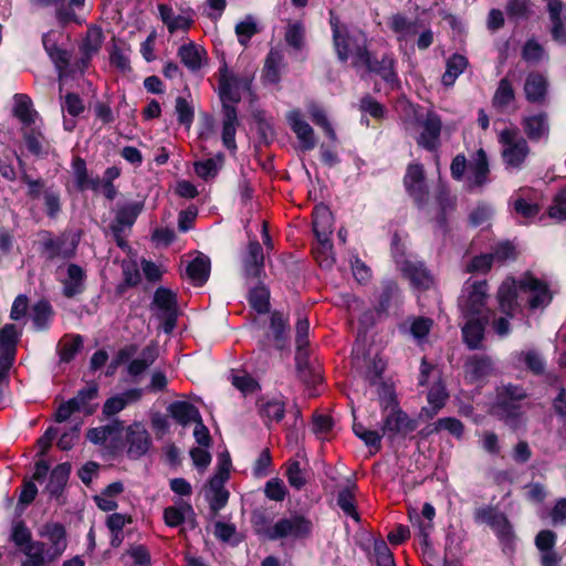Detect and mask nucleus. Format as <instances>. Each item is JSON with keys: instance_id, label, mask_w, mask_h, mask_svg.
Wrapping results in <instances>:
<instances>
[{"instance_id": "1", "label": "nucleus", "mask_w": 566, "mask_h": 566, "mask_svg": "<svg viewBox=\"0 0 566 566\" xmlns=\"http://www.w3.org/2000/svg\"><path fill=\"white\" fill-rule=\"evenodd\" d=\"M497 300L500 308L509 317L526 303L531 308L548 305L552 295L545 283L531 274H525L517 282L513 279L505 280L499 289Z\"/></svg>"}, {"instance_id": "2", "label": "nucleus", "mask_w": 566, "mask_h": 566, "mask_svg": "<svg viewBox=\"0 0 566 566\" xmlns=\"http://www.w3.org/2000/svg\"><path fill=\"white\" fill-rule=\"evenodd\" d=\"M333 32V44L340 62L352 60L354 67L368 62V40L364 31L356 27L340 23L338 18L329 20Z\"/></svg>"}, {"instance_id": "3", "label": "nucleus", "mask_w": 566, "mask_h": 566, "mask_svg": "<svg viewBox=\"0 0 566 566\" xmlns=\"http://www.w3.org/2000/svg\"><path fill=\"white\" fill-rule=\"evenodd\" d=\"M386 391L387 395L380 397L384 413L380 428L382 436L389 440H394L398 436L406 437L417 429L418 422L399 408L390 389H386Z\"/></svg>"}, {"instance_id": "4", "label": "nucleus", "mask_w": 566, "mask_h": 566, "mask_svg": "<svg viewBox=\"0 0 566 566\" xmlns=\"http://www.w3.org/2000/svg\"><path fill=\"white\" fill-rule=\"evenodd\" d=\"M501 156L509 171H518L524 166L531 149L517 128H505L499 134Z\"/></svg>"}, {"instance_id": "5", "label": "nucleus", "mask_w": 566, "mask_h": 566, "mask_svg": "<svg viewBox=\"0 0 566 566\" xmlns=\"http://www.w3.org/2000/svg\"><path fill=\"white\" fill-rule=\"evenodd\" d=\"M230 455L228 453L220 454L217 472L205 486V497L213 515H217L228 503L229 491L224 489V483L230 476Z\"/></svg>"}, {"instance_id": "6", "label": "nucleus", "mask_w": 566, "mask_h": 566, "mask_svg": "<svg viewBox=\"0 0 566 566\" xmlns=\"http://www.w3.org/2000/svg\"><path fill=\"white\" fill-rule=\"evenodd\" d=\"M526 397L524 388L517 385L509 384L497 388L496 408L510 426H517L524 412Z\"/></svg>"}, {"instance_id": "7", "label": "nucleus", "mask_w": 566, "mask_h": 566, "mask_svg": "<svg viewBox=\"0 0 566 566\" xmlns=\"http://www.w3.org/2000/svg\"><path fill=\"white\" fill-rule=\"evenodd\" d=\"M392 256L403 276H406L415 287L427 290L432 285V275L424 268L423 263L407 258L403 252L400 251L397 235L392 238Z\"/></svg>"}, {"instance_id": "8", "label": "nucleus", "mask_w": 566, "mask_h": 566, "mask_svg": "<svg viewBox=\"0 0 566 566\" xmlns=\"http://www.w3.org/2000/svg\"><path fill=\"white\" fill-rule=\"evenodd\" d=\"M313 530L312 522L304 515L294 513L280 518L272 527L265 531V537L271 541L282 538H305L310 536Z\"/></svg>"}, {"instance_id": "9", "label": "nucleus", "mask_w": 566, "mask_h": 566, "mask_svg": "<svg viewBox=\"0 0 566 566\" xmlns=\"http://www.w3.org/2000/svg\"><path fill=\"white\" fill-rule=\"evenodd\" d=\"M219 96L222 108L234 106L241 101L242 94L250 91L251 76L239 75L229 71L226 66L219 70Z\"/></svg>"}, {"instance_id": "10", "label": "nucleus", "mask_w": 566, "mask_h": 566, "mask_svg": "<svg viewBox=\"0 0 566 566\" xmlns=\"http://www.w3.org/2000/svg\"><path fill=\"white\" fill-rule=\"evenodd\" d=\"M488 297V284L485 281L467 282L459 298V307L463 317L488 316L484 313Z\"/></svg>"}, {"instance_id": "11", "label": "nucleus", "mask_w": 566, "mask_h": 566, "mask_svg": "<svg viewBox=\"0 0 566 566\" xmlns=\"http://www.w3.org/2000/svg\"><path fill=\"white\" fill-rule=\"evenodd\" d=\"M153 305L157 316L164 322L165 333L172 332L178 314L176 294L168 289L159 287L155 292Z\"/></svg>"}, {"instance_id": "12", "label": "nucleus", "mask_w": 566, "mask_h": 566, "mask_svg": "<svg viewBox=\"0 0 566 566\" xmlns=\"http://www.w3.org/2000/svg\"><path fill=\"white\" fill-rule=\"evenodd\" d=\"M403 185L409 196L415 202L421 207L427 203L429 191L426 184L424 169L420 164H411L408 166Z\"/></svg>"}, {"instance_id": "13", "label": "nucleus", "mask_w": 566, "mask_h": 566, "mask_svg": "<svg viewBox=\"0 0 566 566\" xmlns=\"http://www.w3.org/2000/svg\"><path fill=\"white\" fill-rule=\"evenodd\" d=\"M127 454L132 459L145 455L151 447V438L144 424L134 422L126 430Z\"/></svg>"}, {"instance_id": "14", "label": "nucleus", "mask_w": 566, "mask_h": 566, "mask_svg": "<svg viewBox=\"0 0 566 566\" xmlns=\"http://www.w3.org/2000/svg\"><path fill=\"white\" fill-rule=\"evenodd\" d=\"M163 517L165 524L169 527H179L188 524L189 527L197 526L196 513L192 505L184 500H178L174 505L164 510Z\"/></svg>"}, {"instance_id": "15", "label": "nucleus", "mask_w": 566, "mask_h": 566, "mask_svg": "<svg viewBox=\"0 0 566 566\" xmlns=\"http://www.w3.org/2000/svg\"><path fill=\"white\" fill-rule=\"evenodd\" d=\"M422 132L417 139L419 146L433 151L440 145V134L442 128L441 118L433 112H429L421 122Z\"/></svg>"}, {"instance_id": "16", "label": "nucleus", "mask_w": 566, "mask_h": 566, "mask_svg": "<svg viewBox=\"0 0 566 566\" xmlns=\"http://www.w3.org/2000/svg\"><path fill=\"white\" fill-rule=\"evenodd\" d=\"M287 123L296 135L303 150H312L316 146V138L311 125L303 119L298 109H292L286 114Z\"/></svg>"}, {"instance_id": "17", "label": "nucleus", "mask_w": 566, "mask_h": 566, "mask_svg": "<svg viewBox=\"0 0 566 566\" xmlns=\"http://www.w3.org/2000/svg\"><path fill=\"white\" fill-rule=\"evenodd\" d=\"M313 230L324 249H331L329 237L333 231V216L326 206H317L313 212Z\"/></svg>"}, {"instance_id": "18", "label": "nucleus", "mask_w": 566, "mask_h": 566, "mask_svg": "<svg viewBox=\"0 0 566 566\" xmlns=\"http://www.w3.org/2000/svg\"><path fill=\"white\" fill-rule=\"evenodd\" d=\"M76 243L65 237L48 239L42 243V255L48 261L67 260L74 256Z\"/></svg>"}, {"instance_id": "19", "label": "nucleus", "mask_w": 566, "mask_h": 566, "mask_svg": "<svg viewBox=\"0 0 566 566\" xmlns=\"http://www.w3.org/2000/svg\"><path fill=\"white\" fill-rule=\"evenodd\" d=\"M389 29L396 34L399 42H407L422 28L419 19H409L402 13H395L388 20Z\"/></svg>"}, {"instance_id": "20", "label": "nucleus", "mask_w": 566, "mask_h": 566, "mask_svg": "<svg viewBox=\"0 0 566 566\" xmlns=\"http://www.w3.org/2000/svg\"><path fill=\"white\" fill-rule=\"evenodd\" d=\"M39 535L46 538L51 544L52 555L61 556L67 547L66 532L61 523L48 522L40 526Z\"/></svg>"}, {"instance_id": "21", "label": "nucleus", "mask_w": 566, "mask_h": 566, "mask_svg": "<svg viewBox=\"0 0 566 566\" xmlns=\"http://www.w3.org/2000/svg\"><path fill=\"white\" fill-rule=\"evenodd\" d=\"M244 273L248 277L259 279L264 271V255L261 244L253 240L242 259Z\"/></svg>"}, {"instance_id": "22", "label": "nucleus", "mask_w": 566, "mask_h": 566, "mask_svg": "<svg viewBox=\"0 0 566 566\" xmlns=\"http://www.w3.org/2000/svg\"><path fill=\"white\" fill-rule=\"evenodd\" d=\"M464 318L467 322L462 326L463 340L470 349H476L480 347L483 339L484 326L489 316H471Z\"/></svg>"}, {"instance_id": "23", "label": "nucleus", "mask_w": 566, "mask_h": 566, "mask_svg": "<svg viewBox=\"0 0 566 566\" xmlns=\"http://www.w3.org/2000/svg\"><path fill=\"white\" fill-rule=\"evenodd\" d=\"M22 335V328L15 324H6L0 329V356L14 361L17 345Z\"/></svg>"}, {"instance_id": "24", "label": "nucleus", "mask_w": 566, "mask_h": 566, "mask_svg": "<svg viewBox=\"0 0 566 566\" xmlns=\"http://www.w3.org/2000/svg\"><path fill=\"white\" fill-rule=\"evenodd\" d=\"M142 389H128L122 394L108 398L103 406V415L112 417L124 410L129 403L136 402L142 398Z\"/></svg>"}, {"instance_id": "25", "label": "nucleus", "mask_w": 566, "mask_h": 566, "mask_svg": "<svg viewBox=\"0 0 566 566\" xmlns=\"http://www.w3.org/2000/svg\"><path fill=\"white\" fill-rule=\"evenodd\" d=\"M468 187L473 189L482 187L488 181L489 163L483 149H479L474 160L468 166Z\"/></svg>"}, {"instance_id": "26", "label": "nucleus", "mask_w": 566, "mask_h": 566, "mask_svg": "<svg viewBox=\"0 0 566 566\" xmlns=\"http://www.w3.org/2000/svg\"><path fill=\"white\" fill-rule=\"evenodd\" d=\"M222 144L230 151L237 150L235 133L239 125L238 114L234 106H226L222 109Z\"/></svg>"}, {"instance_id": "27", "label": "nucleus", "mask_w": 566, "mask_h": 566, "mask_svg": "<svg viewBox=\"0 0 566 566\" xmlns=\"http://www.w3.org/2000/svg\"><path fill=\"white\" fill-rule=\"evenodd\" d=\"M85 272L77 264H69L66 276L61 280L63 284V294L66 297H74L84 291Z\"/></svg>"}, {"instance_id": "28", "label": "nucleus", "mask_w": 566, "mask_h": 566, "mask_svg": "<svg viewBox=\"0 0 566 566\" xmlns=\"http://www.w3.org/2000/svg\"><path fill=\"white\" fill-rule=\"evenodd\" d=\"M360 66L366 67L369 72L376 73L388 83L397 81V73L395 71V59L392 54H384L381 60H373L370 53L368 54V62L361 63Z\"/></svg>"}, {"instance_id": "29", "label": "nucleus", "mask_w": 566, "mask_h": 566, "mask_svg": "<svg viewBox=\"0 0 566 566\" xmlns=\"http://www.w3.org/2000/svg\"><path fill=\"white\" fill-rule=\"evenodd\" d=\"M522 125L531 140H541L548 137L549 125L544 113L524 117Z\"/></svg>"}, {"instance_id": "30", "label": "nucleus", "mask_w": 566, "mask_h": 566, "mask_svg": "<svg viewBox=\"0 0 566 566\" xmlns=\"http://www.w3.org/2000/svg\"><path fill=\"white\" fill-rule=\"evenodd\" d=\"M158 11L161 21L167 27L170 33H175L179 30H188L192 24V19L186 14H177L172 8L167 4H159Z\"/></svg>"}, {"instance_id": "31", "label": "nucleus", "mask_w": 566, "mask_h": 566, "mask_svg": "<svg viewBox=\"0 0 566 566\" xmlns=\"http://www.w3.org/2000/svg\"><path fill=\"white\" fill-rule=\"evenodd\" d=\"M169 415L181 426L200 420L201 416L197 407L188 401H175L168 407Z\"/></svg>"}, {"instance_id": "32", "label": "nucleus", "mask_w": 566, "mask_h": 566, "mask_svg": "<svg viewBox=\"0 0 566 566\" xmlns=\"http://www.w3.org/2000/svg\"><path fill=\"white\" fill-rule=\"evenodd\" d=\"M525 96L531 103H543L547 93V81L539 73H530L524 84Z\"/></svg>"}, {"instance_id": "33", "label": "nucleus", "mask_w": 566, "mask_h": 566, "mask_svg": "<svg viewBox=\"0 0 566 566\" xmlns=\"http://www.w3.org/2000/svg\"><path fill=\"white\" fill-rule=\"evenodd\" d=\"M158 357V346L156 344H149L146 346L140 355L130 360L127 366V373L133 376L142 375L149 366H151Z\"/></svg>"}, {"instance_id": "34", "label": "nucleus", "mask_w": 566, "mask_h": 566, "mask_svg": "<svg viewBox=\"0 0 566 566\" xmlns=\"http://www.w3.org/2000/svg\"><path fill=\"white\" fill-rule=\"evenodd\" d=\"M71 473V465L69 463H61L56 465L50 474L49 483L46 484V492L51 497H56L62 494L64 486L67 483Z\"/></svg>"}, {"instance_id": "35", "label": "nucleus", "mask_w": 566, "mask_h": 566, "mask_svg": "<svg viewBox=\"0 0 566 566\" xmlns=\"http://www.w3.org/2000/svg\"><path fill=\"white\" fill-rule=\"evenodd\" d=\"M13 114L15 115V117H18L20 122L25 126H31L35 124L38 113L33 108L31 98L25 94H15L13 96Z\"/></svg>"}, {"instance_id": "36", "label": "nucleus", "mask_w": 566, "mask_h": 566, "mask_svg": "<svg viewBox=\"0 0 566 566\" xmlns=\"http://www.w3.org/2000/svg\"><path fill=\"white\" fill-rule=\"evenodd\" d=\"M465 375L471 381H478L489 376L492 370V361L485 356H473L464 365Z\"/></svg>"}, {"instance_id": "37", "label": "nucleus", "mask_w": 566, "mask_h": 566, "mask_svg": "<svg viewBox=\"0 0 566 566\" xmlns=\"http://www.w3.org/2000/svg\"><path fill=\"white\" fill-rule=\"evenodd\" d=\"M186 272L193 283L202 285L207 282L210 274V259L203 254H199L189 262Z\"/></svg>"}, {"instance_id": "38", "label": "nucleus", "mask_w": 566, "mask_h": 566, "mask_svg": "<svg viewBox=\"0 0 566 566\" xmlns=\"http://www.w3.org/2000/svg\"><path fill=\"white\" fill-rule=\"evenodd\" d=\"M289 331V322L287 318L279 312H274L271 315L270 321V334L268 337L272 336L274 346L277 349H282L285 345L286 335Z\"/></svg>"}, {"instance_id": "39", "label": "nucleus", "mask_w": 566, "mask_h": 566, "mask_svg": "<svg viewBox=\"0 0 566 566\" xmlns=\"http://www.w3.org/2000/svg\"><path fill=\"white\" fill-rule=\"evenodd\" d=\"M469 62L468 59L461 54H453L447 61V69L442 75V83L446 86H452L455 80L464 72Z\"/></svg>"}, {"instance_id": "40", "label": "nucleus", "mask_w": 566, "mask_h": 566, "mask_svg": "<svg viewBox=\"0 0 566 566\" xmlns=\"http://www.w3.org/2000/svg\"><path fill=\"white\" fill-rule=\"evenodd\" d=\"M98 395V386L95 382L87 384L86 387L78 390L77 395L71 399L77 411H84L86 415H92L95 407L90 405V401L95 399Z\"/></svg>"}, {"instance_id": "41", "label": "nucleus", "mask_w": 566, "mask_h": 566, "mask_svg": "<svg viewBox=\"0 0 566 566\" xmlns=\"http://www.w3.org/2000/svg\"><path fill=\"white\" fill-rule=\"evenodd\" d=\"M515 99V92L512 83L506 78H502L492 97V105L500 112H503Z\"/></svg>"}, {"instance_id": "42", "label": "nucleus", "mask_w": 566, "mask_h": 566, "mask_svg": "<svg viewBox=\"0 0 566 566\" xmlns=\"http://www.w3.org/2000/svg\"><path fill=\"white\" fill-rule=\"evenodd\" d=\"M259 412L266 424L270 421L280 422L285 415V403L280 399L261 401L259 405Z\"/></svg>"}, {"instance_id": "43", "label": "nucleus", "mask_w": 566, "mask_h": 566, "mask_svg": "<svg viewBox=\"0 0 566 566\" xmlns=\"http://www.w3.org/2000/svg\"><path fill=\"white\" fill-rule=\"evenodd\" d=\"M284 66V54L282 51L272 49L265 60L264 77L270 83H276L280 78L281 70Z\"/></svg>"}, {"instance_id": "44", "label": "nucleus", "mask_w": 566, "mask_h": 566, "mask_svg": "<svg viewBox=\"0 0 566 566\" xmlns=\"http://www.w3.org/2000/svg\"><path fill=\"white\" fill-rule=\"evenodd\" d=\"M223 161L224 156L219 153L213 158L195 163V171L203 180H210L217 176L223 165Z\"/></svg>"}, {"instance_id": "45", "label": "nucleus", "mask_w": 566, "mask_h": 566, "mask_svg": "<svg viewBox=\"0 0 566 566\" xmlns=\"http://www.w3.org/2000/svg\"><path fill=\"white\" fill-rule=\"evenodd\" d=\"M142 210L143 205L139 202H133L120 207L116 212V217L112 226L120 227L123 229L130 228Z\"/></svg>"}, {"instance_id": "46", "label": "nucleus", "mask_w": 566, "mask_h": 566, "mask_svg": "<svg viewBox=\"0 0 566 566\" xmlns=\"http://www.w3.org/2000/svg\"><path fill=\"white\" fill-rule=\"evenodd\" d=\"M202 50L196 44H184L178 49V56L182 64L191 71H197L201 67Z\"/></svg>"}, {"instance_id": "47", "label": "nucleus", "mask_w": 566, "mask_h": 566, "mask_svg": "<svg viewBox=\"0 0 566 566\" xmlns=\"http://www.w3.org/2000/svg\"><path fill=\"white\" fill-rule=\"evenodd\" d=\"M11 538L28 555H32L33 549L41 546V544L31 543V532L23 522L13 525Z\"/></svg>"}, {"instance_id": "48", "label": "nucleus", "mask_w": 566, "mask_h": 566, "mask_svg": "<svg viewBox=\"0 0 566 566\" xmlns=\"http://www.w3.org/2000/svg\"><path fill=\"white\" fill-rule=\"evenodd\" d=\"M122 430L123 422L116 419L109 424L90 429L86 437L94 444H104L111 436Z\"/></svg>"}, {"instance_id": "49", "label": "nucleus", "mask_w": 566, "mask_h": 566, "mask_svg": "<svg viewBox=\"0 0 566 566\" xmlns=\"http://www.w3.org/2000/svg\"><path fill=\"white\" fill-rule=\"evenodd\" d=\"M409 518L412 527L416 530L417 535L420 538L422 545L428 546L430 534L433 530V522H430L422 516H420L417 510H412L409 512Z\"/></svg>"}, {"instance_id": "50", "label": "nucleus", "mask_w": 566, "mask_h": 566, "mask_svg": "<svg viewBox=\"0 0 566 566\" xmlns=\"http://www.w3.org/2000/svg\"><path fill=\"white\" fill-rule=\"evenodd\" d=\"M284 39L294 50H302L305 40L304 24L300 21L290 22L285 29Z\"/></svg>"}, {"instance_id": "51", "label": "nucleus", "mask_w": 566, "mask_h": 566, "mask_svg": "<svg viewBox=\"0 0 566 566\" xmlns=\"http://www.w3.org/2000/svg\"><path fill=\"white\" fill-rule=\"evenodd\" d=\"M307 112H308L313 123L316 124L317 126H321L324 129L327 137L333 143L336 142V139H337L336 133H335L334 128L332 127L331 123L328 122L324 109L321 106H318L317 104L311 103L307 106Z\"/></svg>"}, {"instance_id": "52", "label": "nucleus", "mask_w": 566, "mask_h": 566, "mask_svg": "<svg viewBox=\"0 0 566 566\" xmlns=\"http://www.w3.org/2000/svg\"><path fill=\"white\" fill-rule=\"evenodd\" d=\"M83 345V338L80 335L64 337L59 344L61 361L69 363L78 353Z\"/></svg>"}, {"instance_id": "53", "label": "nucleus", "mask_w": 566, "mask_h": 566, "mask_svg": "<svg viewBox=\"0 0 566 566\" xmlns=\"http://www.w3.org/2000/svg\"><path fill=\"white\" fill-rule=\"evenodd\" d=\"M53 311L45 301L38 302L32 308V322L38 331L45 329L49 326Z\"/></svg>"}, {"instance_id": "54", "label": "nucleus", "mask_w": 566, "mask_h": 566, "mask_svg": "<svg viewBox=\"0 0 566 566\" xmlns=\"http://www.w3.org/2000/svg\"><path fill=\"white\" fill-rule=\"evenodd\" d=\"M355 484H349L343 490L339 491L337 496V504L343 510V512L358 521V514L356 511L355 499H354V489Z\"/></svg>"}, {"instance_id": "55", "label": "nucleus", "mask_w": 566, "mask_h": 566, "mask_svg": "<svg viewBox=\"0 0 566 566\" xmlns=\"http://www.w3.org/2000/svg\"><path fill=\"white\" fill-rule=\"evenodd\" d=\"M448 395L441 385L433 386L428 392L430 408H423L422 412L428 417L434 416L444 405Z\"/></svg>"}, {"instance_id": "56", "label": "nucleus", "mask_w": 566, "mask_h": 566, "mask_svg": "<svg viewBox=\"0 0 566 566\" xmlns=\"http://www.w3.org/2000/svg\"><path fill=\"white\" fill-rule=\"evenodd\" d=\"M506 516L503 513L497 512L495 509L486 506L480 507L474 512V520L480 524H486L492 530L500 526Z\"/></svg>"}, {"instance_id": "57", "label": "nucleus", "mask_w": 566, "mask_h": 566, "mask_svg": "<svg viewBox=\"0 0 566 566\" xmlns=\"http://www.w3.org/2000/svg\"><path fill=\"white\" fill-rule=\"evenodd\" d=\"M103 43V33L97 28H92L87 31L86 36L82 44V51L86 59H91L96 54Z\"/></svg>"}, {"instance_id": "58", "label": "nucleus", "mask_w": 566, "mask_h": 566, "mask_svg": "<svg viewBox=\"0 0 566 566\" xmlns=\"http://www.w3.org/2000/svg\"><path fill=\"white\" fill-rule=\"evenodd\" d=\"M493 531L502 543L503 551L506 554L512 553L514 551L515 535L507 518L505 517L503 523H500V526H496Z\"/></svg>"}, {"instance_id": "59", "label": "nucleus", "mask_w": 566, "mask_h": 566, "mask_svg": "<svg viewBox=\"0 0 566 566\" xmlns=\"http://www.w3.org/2000/svg\"><path fill=\"white\" fill-rule=\"evenodd\" d=\"M270 293L263 285H258L250 292V303L252 307L259 313H266L269 311Z\"/></svg>"}, {"instance_id": "60", "label": "nucleus", "mask_w": 566, "mask_h": 566, "mask_svg": "<svg viewBox=\"0 0 566 566\" xmlns=\"http://www.w3.org/2000/svg\"><path fill=\"white\" fill-rule=\"evenodd\" d=\"M515 357L518 361H524L534 374H542L545 369L544 359L536 350L521 352Z\"/></svg>"}, {"instance_id": "61", "label": "nucleus", "mask_w": 566, "mask_h": 566, "mask_svg": "<svg viewBox=\"0 0 566 566\" xmlns=\"http://www.w3.org/2000/svg\"><path fill=\"white\" fill-rule=\"evenodd\" d=\"M258 24L253 17L249 15L241 22L235 25V33L238 35L239 42L243 45L248 43V41L258 33Z\"/></svg>"}, {"instance_id": "62", "label": "nucleus", "mask_w": 566, "mask_h": 566, "mask_svg": "<svg viewBox=\"0 0 566 566\" xmlns=\"http://www.w3.org/2000/svg\"><path fill=\"white\" fill-rule=\"evenodd\" d=\"M506 12L514 19H527L533 13L532 3L530 0H510Z\"/></svg>"}, {"instance_id": "63", "label": "nucleus", "mask_w": 566, "mask_h": 566, "mask_svg": "<svg viewBox=\"0 0 566 566\" xmlns=\"http://www.w3.org/2000/svg\"><path fill=\"white\" fill-rule=\"evenodd\" d=\"M43 200L46 209V214L50 218H55L61 211V197L59 190L50 187L43 191Z\"/></svg>"}, {"instance_id": "64", "label": "nucleus", "mask_w": 566, "mask_h": 566, "mask_svg": "<svg viewBox=\"0 0 566 566\" xmlns=\"http://www.w3.org/2000/svg\"><path fill=\"white\" fill-rule=\"evenodd\" d=\"M129 53L128 48L114 45L109 56L111 63L123 73L130 71Z\"/></svg>"}]
</instances>
